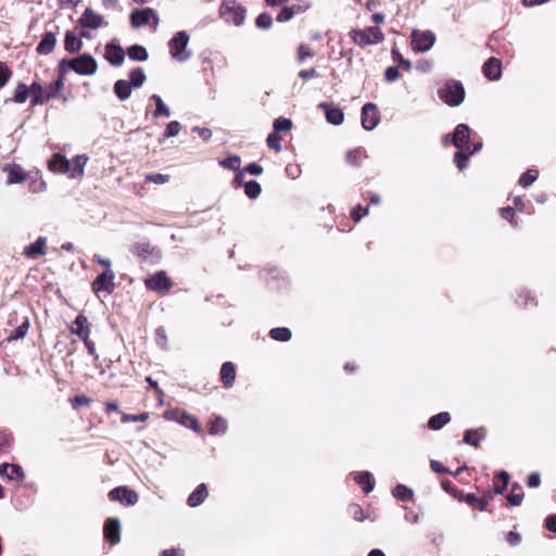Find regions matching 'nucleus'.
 <instances>
[{
	"label": "nucleus",
	"instance_id": "22",
	"mask_svg": "<svg viewBox=\"0 0 556 556\" xmlns=\"http://www.w3.org/2000/svg\"><path fill=\"white\" fill-rule=\"evenodd\" d=\"M56 34L52 31H47L43 34L40 42L38 43L36 51L39 54L48 55L50 54L56 45Z\"/></svg>",
	"mask_w": 556,
	"mask_h": 556
},
{
	"label": "nucleus",
	"instance_id": "43",
	"mask_svg": "<svg viewBox=\"0 0 556 556\" xmlns=\"http://www.w3.org/2000/svg\"><path fill=\"white\" fill-rule=\"evenodd\" d=\"M29 94L30 87H27L25 84H20L11 100L15 103H24L26 102Z\"/></svg>",
	"mask_w": 556,
	"mask_h": 556
},
{
	"label": "nucleus",
	"instance_id": "12",
	"mask_svg": "<svg viewBox=\"0 0 556 556\" xmlns=\"http://www.w3.org/2000/svg\"><path fill=\"white\" fill-rule=\"evenodd\" d=\"M220 14L226 22H231L236 26H240L245 18V10L240 5L230 7L227 4H223L220 8Z\"/></svg>",
	"mask_w": 556,
	"mask_h": 556
},
{
	"label": "nucleus",
	"instance_id": "25",
	"mask_svg": "<svg viewBox=\"0 0 556 556\" xmlns=\"http://www.w3.org/2000/svg\"><path fill=\"white\" fill-rule=\"evenodd\" d=\"M208 491L205 483H200L195 490L188 496L187 504L190 507H198L207 497Z\"/></svg>",
	"mask_w": 556,
	"mask_h": 556
},
{
	"label": "nucleus",
	"instance_id": "14",
	"mask_svg": "<svg viewBox=\"0 0 556 556\" xmlns=\"http://www.w3.org/2000/svg\"><path fill=\"white\" fill-rule=\"evenodd\" d=\"M189 42V35L187 31L181 30L176 33V61L177 62H185L187 61L191 55V50L187 49Z\"/></svg>",
	"mask_w": 556,
	"mask_h": 556
},
{
	"label": "nucleus",
	"instance_id": "5",
	"mask_svg": "<svg viewBox=\"0 0 556 556\" xmlns=\"http://www.w3.org/2000/svg\"><path fill=\"white\" fill-rule=\"evenodd\" d=\"M435 42V35L431 30L420 31L414 29L412 31V47L416 52H426L430 50Z\"/></svg>",
	"mask_w": 556,
	"mask_h": 556
},
{
	"label": "nucleus",
	"instance_id": "40",
	"mask_svg": "<svg viewBox=\"0 0 556 556\" xmlns=\"http://www.w3.org/2000/svg\"><path fill=\"white\" fill-rule=\"evenodd\" d=\"M523 493L522 489L519 484L515 483L511 486V491L507 496L508 505L510 506H519L522 502Z\"/></svg>",
	"mask_w": 556,
	"mask_h": 556
},
{
	"label": "nucleus",
	"instance_id": "7",
	"mask_svg": "<svg viewBox=\"0 0 556 556\" xmlns=\"http://www.w3.org/2000/svg\"><path fill=\"white\" fill-rule=\"evenodd\" d=\"M362 126L366 130H372L380 121L379 111L376 104L368 102L362 108Z\"/></svg>",
	"mask_w": 556,
	"mask_h": 556
},
{
	"label": "nucleus",
	"instance_id": "13",
	"mask_svg": "<svg viewBox=\"0 0 556 556\" xmlns=\"http://www.w3.org/2000/svg\"><path fill=\"white\" fill-rule=\"evenodd\" d=\"M109 497L111 501L121 502L127 505H134L138 501L137 493L126 486H118L113 489L110 491Z\"/></svg>",
	"mask_w": 556,
	"mask_h": 556
},
{
	"label": "nucleus",
	"instance_id": "61",
	"mask_svg": "<svg viewBox=\"0 0 556 556\" xmlns=\"http://www.w3.org/2000/svg\"><path fill=\"white\" fill-rule=\"evenodd\" d=\"M517 304L523 307H527L530 302H534V299L530 295V292L527 290H521L516 300Z\"/></svg>",
	"mask_w": 556,
	"mask_h": 556
},
{
	"label": "nucleus",
	"instance_id": "11",
	"mask_svg": "<svg viewBox=\"0 0 556 556\" xmlns=\"http://www.w3.org/2000/svg\"><path fill=\"white\" fill-rule=\"evenodd\" d=\"M470 128L466 124H458L452 135V143L458 150L469 149Z\"/></svg>",
	"mask_w": 556,
	"mask_h": 556
},
{
	"label": "nucleus",
	"instance_id": "63",
	"mask_svg": "<svg viewBox=\"0 0 556 556\" xmlns=\"http://www.w3.org/2000/svg\"><path fill=\"white\" fill-rule=\"evenodd\" d=\"M244 173L258 176L263 173V167L257 163H250L243 168Z\"/></svg>",
	"mask_w": 556,
	"mask_h": 556
},
{
	"label": "nucleus",
	"instance_id": "30",
	"mask_svg": "<svg viewBox=\"0 0 556 556\" xmlns=\"http://www.w3.org/2000/svg\"><path fill=\"white\" fill-rule=\"evenodd\" d=\"M451 420V415L447 412H441L433 415L428 420V427L432 430H440Z\"/></svg>",
	"mask_w": 556,
	"mask_h": 556
},
{
	"label": "nucleus",
	"instance_id": "64",
	"mask_svg": "<svg viewBox=\"0 0 556 556\" xmlns=\"http://www.w3.org/2000/svg\"><path fill=\"white\" fill-rule=\"evenodd\" d=\"M545 527L548 531L556 533V514L551 515L546 518Z\"/></svg>",
	"mask_w": 556,
	"mask_h": 556
},
{
	"label": "nucleus",
	"instance_id": "21",
	"mask_svg": "<svg viewBox=\"0 0 556 556\" xmlns=\"http://www.w3.org/2000/svg\"><path fill=\"white\" fill-rule=\"evenodd\" d=\"M491 500L492 495L490 492L484 493L480 498H478L473 493H467L459 498V501L465 502L470 506L477 507L481 511L486 510L488 504Z\"/></svg>",
	"mask_w": 556,
	"mask_h": 556
},
{
	"label": "nucleus",
	"instance_id": "10",
	"mask_svg": "<svg viewBox=\"0 0 556 556\" xmlns=\"http://www.w3.org/2000/svg\"><path fill=\"white\" fill-rule=\"evenodd\" d=\"M78 24L84 28L98 29L105 25L104 17L87 8L78 20Z\"/></svg>",
	"mask_w": 556,
	"mask_h": 556
},
{
	"label": "nucleus",
	"instance_id": "60",
	"mask_svg": "<svg viewBox=\"0 0 556 556\" xmlns=\"http://www.w3.org/2000/svg\"><path fill=\"white\" fill-rule=\"evenodd\" d=\"M401 74L396 66H389L384 72V79L388 83H393L400 78Z\"/></svg>",
	"mask_w": 556,
	"mask_h": 556
},
{
	"label": "nucleus",
	"instance_id": "16",
	"mask_svg": "<svg viewBox=\"0 0 556 556\" xmlns=\"http://www.w3.org/2000/svg\"><path fill=\"white\" fill-rule=\"evenodd\" d=\"M483 75L490 80H497L502 76V62L497 58H490L482 66Z\"/></svg>",
	"mask_w": 556,
	"mask_h": 556
},
{
	"label": "nucleus",
	"instance_id": "58",
	"mask_svg": "<svg viewBox=\"0 0 556 556\" xmlns=\"http://www.w3.org/2000/svg\"><path fill=\"white\" fill-rule=\"evenodd\" d=\"M393 61L397 62L400 66H403L405 70H409L412 63L409 60H406L402 56V54L395 48L391 51Z\"/></svg>",
	"mask_w": 556,
	"mask_h": 556
},
{
	"label": "nucleus",
	"instance_id": "41",
	"mask_svg": "<svg viewBox=\"0 0 556 556\" xmlns=\"http://www.w3.org/2000/svg\"><path fill=\"white\" fill-rule=\"evenodd\" d=\"M364 156L365 151L362 148H356L346 152L345 160L353 166H359Z\"/></svg>",
	"mask_w": 556,
	"mask_h": 556
},
{
	"label": "nucleus",
	"instance_id": "57",
	"mask_svg": "<svg viewBox=\"0 0 556 556\" xmlns=\"http://www.w3.org/2000/svg\"><path fill=\"white\" fill-rule=\"evenodd\" d=\"M11 75H12V72L5 65V63L0 62V89L7 85Z\"/></svg>",
	"mask_w": 556,
	"mask_h": 556
},
{
	"label": "nucleus",
	"instance_id": "37",
	"mask_svg": "<svg viewBox=\"0 0 556 556\" xmlns=\"http://www.w3.org/2000/svg\"><path fill=\"white\" fill-rule=\"evenodd\" d=\"M88 157L84 154L76 155L73 160V169L71 177H80L84 174L85 165L87 164Z\"/></svg>",
	"mask_w": 556,
	"mask_h": 556
},
{
	"label": "nucleus",
	"instance_id": "35",
	"mask_svg": "<svg viewBox=\"0 0 556 556\" xmlns=\"http://www.w3.org/2000/svg\"><path fill=\"white\" fill-rule=\"evenodd\" d=\"M176 421H178L186 428L192 429L198 433L201 432V427L193 416L187 415L186 413H181L180 415H178V412L176 410Z\"/></svg>",
	"mask_w": 556,
	"mask_h": 556
},
{
	"label": "nucleus",
	"instance_id": "34",
	"mask_svg": "<svg viewBox=\"0 0 556 556\" xmlns=\"http://www.w3.org/2000/svg\"><path fill=\"white\" fill-rule=\"evenodd\" d=\"M131 87L129 81L119 79L114 84V92L119 100L124 101L130 97Z\"/></svg>",
	"mask_w": 556,
	"mask_h": 556
},
{
	"label": "nucleus",
	"instance_id": "23",
	"mask_svg": "<svg viewBox=\"0 0 556 556\" xmlns=\"http://www.w3.org/2000/svg\"><path fill=\"white\" fill-rule=\"evenodd\" d=\"M49 169L53 173L65 174L71 170V163L64 155L55 153L49 162Z\"/></svg>",
	"mask_w": 556,
	"mask_h": 556
},
{
	"label": "nucleus",
	"instance_id": "17",
	"mask_svg": "<svg viewBox=\"0 0 556 556\" xmlns=\"http://www.w3.org/2000/svg\"><path fill=\"white\" fill-rule=\"evenodd\" d=\"M104 58L113 66H121L125 60V52L121 46L108 43L105 46Z\"/></svg>",
	"mask_w": 556,
	"mask_h": 556
},
{
	"label": "nucleus",
	"instance_id": "27",
	"mask_svg": "<svg viewBox=\"0 0 556 556\" xmlns=\"http://www.w3.org/2000/svg\"><path fill=\"white\" fill-rule=\"evenodd\" d=\"M0 476H7L8 479H23L25 477L24 470L21 466L15 464H1L0 465Z\"/></svg>",
	"mask_w": 556,
	"mask_h": 556
},
{
	"label": "nucleus",
	"instance_id": "59",
	"mask_svg": "<svg viewBox=\"0 0 556 556\" xmlns=\"http://www.w3.org/2000/svg\"><path fill=\"white\" fill-rule=\"evenodd\" d=\"M367 214L368 207H363L361 204H358L351 211V218L355 223H358L362 219V217L366 216Z\"/></svg>",
	"mask_w": 556,
	"mask_h": 556
},
{
	"label": "nucleus",
	"instance_id": "36",
	"mask_svg": "<svg viewBox=\"0 0 556 556\" xmlns=\"http://www.w3.org/2000/svg\"><path fill=\"white\" fill-rule=\"evenodd\" d=\"M127 54L130 60L137 61V62H143L148 59V52L144 47L140 45H134L128 48Z\"/></svg>",
	"mask_w": 556,
	"mask_h": 556
},
{
	"label": "nucleus",
	"instance_id": "19",
	"mask_svg": "<svg viewBox=\"0 0 556 556\" xmlns=\"http://www.w3.org/2000/svg\"><path fill=\"white\" fill-rule=\"evenodd\" d=\"M319 109L324 110L326 119L332 125H341L344 121V114L341 109L333 106L327 102H323L318 105Z\"/></svg>",
	"mask_w": 556,
	"mask_h": 556
},
{
	"label": "nucleus",
	"instance_id": "49",
	"mask_svg": "<svg viewBox=\"0 0 556 556\" xmlns=\"http://www.w3.org/2000/svg\"><path fill=\"white\" fill-rule=\"evenodd\" d=\"M226 429H227L226 420L222 417H216L210 424V433L211 434L225 433Z\"/></svg>",
	"mask_w": 556,
	"mask_h": 556
},
{
	"label": "nucleus",
	"instance_id": "56",
	"mask_svg": "<svg viewBox=\"0 0 556 556\" xmlns=\"http://www.w3.org/2000/svg\"><path fill=\"white\" fill-rule=\"evenodd\" d=\"M170 179V175H164L160 173H151L146 175V180L153 182V184H165L168 182Z\"/></svg>",
	"mask_w": 556,
	"mask_h": 556
},
{
	"label": "nucleus",
	"instance_id": "55",
	"mask_svg": "<svg viewBox=\"0 0 556 556\" xmlns=\"http://www.w3.org/2000/svg\"><path fill=\"white\" fill-rule=\"evenodd\" d=\"M152 99L155 101L156 103V110L154 112V115L155 116H160V115H166V116H169L170 112H169V108L167 105L164 104V102L162 101L161 97L157 96V94H153L152 96Z\"/></svg>",
	"mask_w": 556,
	"mask_h": 556
},
{
	"label": "nucleus",
	"instance_id": "3",
	"mask_svg": "<svg viewBox=\"0 0 556 556\" xmlns=\"http://www.w3.org/2000/svg\"><path fill=\"white\" fill-rule=\"evenodd\" d=\"M63 87V79L60 77L54 83L43 87L37 81H34L30 85V94H31V104H45L50 99H53L58 96L60 89Z\"/></svg>",
	"mask_w": 556,
	"mask_h": 556
},
{
	"label": "nucleus",
	"instance_id": "29",
	"mask_svg": "<svg viewBox=\"0 0 556 556\" xmlns=\"http://www.w3.org/2000/svg\"><path fill=\"white\" fill-rule=\"evenodd\" d=\"M83 47V41L74 33L67 30L64 39V48L70 53L78 52Z\"/></svg>",
	"mask_w": 556,
	"mask_h": 556
},
{
	"label": "nucleus",
	"instance_id": "47",
	"mask_svg": "<svg viewBox=\"0 0 556 556\" xmlns=\"http://www.w3.org/2000/svg\"><path fill=\"white\" fill-rule=\"evenodd\" d=\"M538 176L539 172L536 169H528L519 178V185L523 188H528L538 179Z\"/></svg>",
	"mask_w": 556,
	"mask_h": 556
},
{
	"label": "nucleus",
	"instance_id": "52",
	"mask_svg": "<svg viewBox=\"0 0 556 556\" xmlns=\"http://www.w3.org/2000/svg\"><path fill=\"white\" fill-rule=\"evenodd\" d=\"M315 55L314 51L304 43H301L298 47V62L304 63L307 58H313Z\"/></svg>",
	"mask_w": 556,
	"mask_h": 556
},
{
	"label": "nucleus",
	"instance_id": "54",
	"mask_svg": "<svg viewBox=\"0 0 556 556\" xmlns=\"http://www.w3.org/2000/svg\"><path fill=\"white\" fill-rule=\"evenodd\" d=\"M292 128V122L289 118L279 117L274 122L275 132L288 131Z\"/></svg>",
	"mask_w": 556,
	"mask_h": 556
},
{
	"label": "nucleus",
	"instance_id": "38",
	"mask_svg": "<svg viewBox=\"0 0 556 556\" xmlns=\"http://www.w3.org/2000/svg\"><path fill=\"white\" fill-rule=\"evenodd\" d=\"M218 164L225 169L238 172L240 169L241 157L239 155H230L226 159L218 160Z\"/></svg>",
	"mask_w": 556,
	"mask_h": 556
},
{
	"label": "nucleus",
	"instance_id": "32",
	"mask_svg": "<svg viewBox=\"0 0 556 556\" xmlns=\"http://www.w3.org/2000/svg\"><path fill=\"white\" fill-rule=\"evenodd\" d=\"M304 12V9L301 5H290L283 7L277 15V21L280 23L289 22L293 18L296 13Z\"/></svg>",
	"mask_w": 556,
	"mask_h": 556
},
{
	"label": "nucleus",
	"instance_id": "1",
	"mask_svg": "<svg viewBox=\"0 0 556 556\" xmlns=\"http://www.w3.org/2000/svg\"><path fill=\"white\" fill-rule=\"evenodd\" d=\"M59 68L62 74L72 70L79 75L90 76L97 72L98 63L93 56L85 53L72 60H62Z\"/></svg>",
	"mask_w": 556,
	"mask_h": 556
},
{
	"label": "nucleus",
	"instance_id": "46",
	"mask_svg": "<svg viewBox=\"0 0 556 556\" xmlns=\"http://www.w3.org/2000/svg\"><path fill=\"white\" fill-rule=\"evenodd\" d=\"M262 192L261 185L256 180H250L244 184V193L250 199H256Z\"/></svg>",
	"mask_w": 556,
	"mask_h": 556
},
{
	"label": "nucleus",
	"instance_id": "31",
	"mask_svg": "<svg viewBox=\"0 0 556 556\" xmlns=\"http://www.w3.org/2000/svg\"><path fill=\"white\" fill-rule=\"evenodd\" d=\"M483 429H468L464 433V443L471 446H479L480 442L484 439V433L481 432Z\"/></svg>",
	"mask_w": 556,
	"mask_h": 556
},
{
	"label": "nucleus",
	"instance_id": "18",
	"mask_svg": "<svg viewBox=\"0 0 556 556\" xmlns=\"http://www.w3.org/2000/svg\"><path fill=\"white\" fill-rule=\"evenodd\" d=\"M149 289L154 291H168L172 287L170 279L164 273H157L146 280Z\"/></svg>",
	"mask_w": 556,
	"mask_h": 556
},
{
	"label": "nucleus",
	"instance_id": "42",
	"mask_svg": "<svg viewBox=\"0 0 556 556\" xmlns=\"http://www.w3.org/2000/svg\"><path fill=\"white\" fill-rule=\"evenodd\" d=\"M392 494L395 498L400 501H409L413 498V490L407 488L404 484H397L393 491Z\"/></svg>",
	"mask_w": 556,
	"mask_h": 556
},
{
	"label": "nucleus",
	"instance_id": "9",
	"mask_svg": "<svg viewBox=\"0 0 556 556\" xmlns=\"http://www.w3.org/2000/svg\"><path fill=\"white\" fill-rule=\"evenodd\" d=\"M131 252L144 262H155L160 258V252L149 242H138L132 245Z\"/></svg>",
	"mask_w": 556,
	"mask_h": 556
},
{
	"label": "nucleus",
	"instance_id": "48",
	"mask_svg": "<svg viewBox=\"0 0 556 556\" xmlns=\"http://www.w3.org/2000/svg\"><path fill=\"white\" fill-rule=\"evenodd\" d=\"M28 329H29V321H28V318H25V320L10 333L8 339L9 340L23 339L27 334Z\"/></svg>",
	"mask_w": 556,
	"mask_h": 556
},
{
	"label": "nucleus",
	"instance_id": "6",
	"mask_svg": "<svg viewBox=\"0 0 556 556\" xmlns=\"http://www.w3.org/2000/svg\"><path fill=\"white\" fill-rule=\"evenodd\" d=\"M115 274L112 269H105L92 282V291L96 294L101 292L111 293L114 290Z\"/></svg>",
	"mask_w": 556,
	"mask_h": 556
},
{
	"label": "nucleus",
	"instance_id": "26",
	"mask_svg": "<svg viewBox=\"0 0 556 556\" xmlns=\"http://www.w3.org/2000/svg\"><path fill=\"white\" fill-rule=\"evenodd\" d=\"M220 379L226 388L233 386L236 379V368L231 362H225L222 365Z\"/></svg>",
	"mask_w": 556,
	"mask_h": 556
},
{
	"label": "nucleus",
	"instance_id": "8",
	"mask_svg": "<svg viewBox=\"0 0 556 556\" xmlns=\"http://www.w3.org/2000/svg\"><path fill=\"white\" fill-rule=\"evenodd\" d=\"M151 18L154 20L153 28L155 29L159 20L154 14L153 9H151V8L135 9L130 13V24L134 28H138V27L149 24Z\"/></svg>",
	"mask_w": 556,
	"mask_h": 556
},
{
	"label": "nucleus",
	"instance_id": "50",
	"mask_svg": "<svg viewBox=\"0 0 556 556\" xmlns=\"http://www.w3.org/2000/svg\"><path fill=\"white\" fill-rule=\"evenodd\" d=\"M255 24L261 29H268L273 24V17L269 13L263 12L256 17Z\"/></svg>",
	"mask_w": 556,
	"mask_h": 556
},
{
	"label": "nucleus",
	"instance_id": "33",
	"mask_svg": "<svg viewBox=\"0 0 556 556\" xmlns=\"http://www.w3.org/2000/svg\"><path fill=\"white\" fill-rule=\"evenodd\" d=\"M354 480L362 486L365 493H370L374 490L375 483L369 471H363L356 475Z\"/></svg>",
	"mask_w": 556,
	"mask_h": 556
},
{
	"label": "nucleus",
	"instance_id": "15",
	"mask_svg": "<svg viewBox=\"0 0 556 556\" xmlns=\"http://www.w3.org/2000/svg\"><path fill=\"white\" fill-rule=\"evenodd\" d=\"M104 536L113 545L121 541V522L117 518H109L104 523Z\"/></svg>",
	"mask_w": 556,
	"mask_h": 556
},
{
	"label": "nucleus",
	"instance_id": "45",
	"mask_svg": "<svg viewBox=\"0 0 556 556\" xmlns=\"http://www.w3.org/2000/svg\"><path fill=\"white\" fill-rule=\"evenodd\" d=\"M470 154L466 150H458L454 154V162L459 170H464L469 166Z\"/></svg>",
	"mask_w": 556,
	"mask_h": 556
},
{
	"label": "nucleus",
	"instance_id": "39",
	"mask_svg": "<svg viewBox=\"0 0 556 556\" xmlns=\"http://www.w3.org/2000/svg\"><path fill=\"white\" fill-rule=\"evenodd\" d=\"M269 336L276 341L287 342L291 339L292 333L291 330L287 327H277L269 331Z\"/></svg>",
	"mask_w": 556,
	"mask_h": 556
},
{
	"label": "nucleus",
	"instance_id": "2",
	"mask_svg": "<svg viewBox=\"0 0 556 556\" xmlns=\"http://www.w3.org/2000/svg\"><path fill=\"white\" fill-rule=\"evenodd\" d=\"M438 97L448 106H458L464 102L465 88L460 81L450 79L438 89Z\"/></svg>",
	"mask_w": 556,
	"mask_h": 556
},
{
	"label": "nucleus",
	"instance_id": "62",
	"mask_svg": "<svg viewBox=\"0 0 556 556\" xmlns=\"http://www.w3.org/2000/svg\"><path fill=\"white\" fill-rule=\"evenodd\" d=\"M192 131L198 132L200 138L205 142L212 138V130L210 128L195 126L192 128Z\"/></svg>",
	"mask_w": 556,
	"mask_h": 556
},
{
	"label": "nucleus",
	"instance_id": "4",
	"mask_svg": "<svg viewBox=\"0 0 556 556\" xmlns=\"http://www.w3.org/2000/svg\"><path fill=\"white\" fill-rule=\"evenodd\" d=\"M351 39L361 47L380 43L384 39L383 33L378 27H366L364 29H352Z\"/></svg>",
	"mask_w": 556,
	"mask_h": 556
},
{
	"label": "nucleus",
	"instance_id": "28",
	"mask_svg": "<svg viewBox=\"0 0 556 556\" xmlns=\"http://www.w3.org/2000/svg\"><path fill=\"white\" fill-rule=\"evenodd\" d=\"M71 332L79 336L81 339H84V334H81V332L87 333V337H89L90 327L88 324V319L85 315L79 314L76 317V319L73 323V326L71 327Z\"/></svg>",
	"mask_w": 556,
	"mask_h": 556
},
{
	"label": "nucleus",
	"instance_id": "20",
	"mask_svg": "<svg viewBox=\"0 0 556 556\" xmlns=\"http://www.w3.org/2000/svg\"><path fill=\"white\" fill-rule=\"evenodd\" d=\"M3 170L7 172V174H8V177H7L8 185L21 184V182L25 181L27 179V177L29 176L28 174L25 173L23 167L17 164L4 165Z\"/></svg>",
	"mask_w": 556,
	"mask_h": 556
},
{
	"label": "nucleus",
	"instance_id": "51",
	"mask_svg": "<svg viewBox=\"0 0 556 556\" xmlns=\"http://www.w3.org/2000/svg\"><path fill=\"white\" fill-rule=\"evenodd\" d=\"M348 513L356 521H364L366 519L365 513L358 504H351Z\"/></svg>",
	"mask_w": 556,
	"mask_h": 556
},
{
	"label": "nucleus",
	"instance_id": "53",
	"mask_svg": "<svg viewBox=\"0 0 556 556\" xmlns=\"http://www.w3.org/2000/svg\"><path fill=\"white\" fill-rule=\"evenodd\" d=\"M266 142L269 149L275 150L276 152L281 151V137L279 134L275 131L269 134Z\"/></svg>",
	"mask_w": 556,
	"mask_h": 556
},
{
	"label": "nucleus",
	"instance_id": "44",
	"mask_svg": "<svg viewBox=\"0 0 556 556\" xmlns=\"http://www.w3.org/2000/svg\"><path fill=\"white\" fill-rule=\"evenodd\" d=\"M129 78H130V81H129L130 85L135 88H138L143 85L147 77H146V74L142 68L136 67L130 72Z\"/></svg>",
	"mask_w": 556,
	"mask_h": 556
},
{
	"label": "nucleus",
	"instance_id": "24",
	"mask_svg": "<svg viewBox=\"0 0 556 556\" xmlns=\"http://www.w3.org/2000/svg\"><path fill=\"white\" fill-rule=\"evenodd\" d=\"M46 243H47V238L39 237L34 243H30L29 245L25 247L24 254L28 258L35 260L39 255H43L46 253Z\"/></svg>",
	"mask_w": 556,
	"mask_h": 556
}]
</instances>
